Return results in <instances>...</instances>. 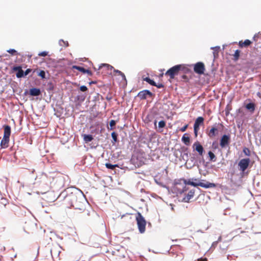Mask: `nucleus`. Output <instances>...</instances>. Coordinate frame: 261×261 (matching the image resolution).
<instances>
[{"label":"nucleus","instance_id":"f257e3e1","mask_svg":"<svg viewBox=\"0 0 261 261\" xmlns=\"http://www.w3.org/2000/svg\"><path fill=\"white\" fill-rule=\"evenodd\" d=\"M66 201L70 207L82 211L85 210V205L87 203L84 194L81 190L68 195L66 197Z\"/></svg>","mask_w":261,"mask_h":261},{"label":"nucleus","instance_id":"f03ea898","mask_svg":"<svg viewBox=\"0 0 261 261\" xmlns=\"http://www.w3.org/2000/svg\"><path fill=\"white\" fill-rule=\"evenodd\" d=\"M176 189L177 194H182L185 193V196L182 199V201L185 202H189L190 200L194 197L195 192L194 189L190 190L189 188L187 187L186 184L182 189L176 188Z\"/></svg>","mask_w":261,"mask_h":261},{"label":"nucleus","instance_id":"7ed1b4c3","mask_svg":"<svg viewBox=\"0 0 261 261\" xmlns=\"http://www.w3.org/2000/svg\"><path fill=\"white\" fill-rule=\"evenodd\" d=\"M145 156L146 154L144 152H138L136 155L132 156L130 162L134 165L136 167H140L145 164L146 161Z\"/></svg>","mask_w":261,"mask_h":261},{"label":"nucleus","instance_id":"20e7f679","mask_svg":"<svg viewBox=\"0 0 261 261\" xmlns=\"http://www.w3.org/2000/svg\"><path fill=\"white\" fill-rule=\"evenodd\" d=\"M184 183L186 185H191L194 187L200 186L206 189L216 187V185L214 183L210 182L208 181H205V182H193V181H191L190 179H185L184 180Z\"/></svg>","mask_w":261,"mask_h":261},{"label":"nucleus","instance_id":"39448f33","mask_svg":"<svg viewBox=\"0 0 261 261\" xmlns=\"http://www.w3.org/2000/svg\"><path fill=\"white\" fill-rule=\"evenodd\" d=\"M224 127L222 123H215L211 129L207 133L208 136L213 138L218 135L219 130L223 129Z\"/></svg>","mask_w":261,"mask_h":261},{"label":"nucleus","instance_id":"423d86ee","mask_svg":"<svg viewBox=\"0 0 261 261\" xmlns=\"http://www.w3.org/2000/svg\"><path fill=\"white\" fill-rule=\"evenodd\" d=\"M136 220L139 232L141 233H144L145 231V227L146 222L144 218L140 213H138L136 217Z\"/></svg>","mask_w":261,"mask_h":261},{"label":"nucleus","instance_id":"0eeeda50","mask_svg":"<svg viewBox=\"0 0 261 261\" xmlns=\"http://www.w3.org/2000/svg\"><path fill=\"white\" fill-rule=\"evenodd\" d=\"M181 67L182 65L180 64L175 65L169 69L165 73V75H169L170 79H173L175 75L178 74L181 69Z\"/></svg>","mask_w":261,"mask_h":261},{"label":"nucleus","instance_id":"6e6552de","mask_svg":"<svg viewBox=\"0 0 261 261\" xmlns=\"http://www.w3.org/2000/svg\"><path fill=\"white\" fill-rule=\"evenodd\" d=\"M196 155L195 154H192L191 155L189 162L188 163V165L189 166H187L188 168H191L192 167L197 165L198 166L199 164H203L205 163V161L203 158L197 160L196 159Z\"/></svg>","mask_w":261,"mask_h":261},{"label":"nucleus","instance_id":"1a4fd4ad","mask_svg":"<svg viewBox=\"0 0 261 261\" xmlns=\"http://www.w3.org/2000/svg\"><path fill=\"white\" fill-rule=\"evenodd\" d=\"M250 162V160L249 158H245L241 159L238 163L239 170L241 171L242 173H244L245 170L249 167Z\"/></svg>","mask_w":261,"mask_h":261},{"label":"nucleus","instance_id":"9d476101","mask_svg":"<svg viewBox=\"0 0 261 261\" xmlns=\"http://www.w3.org/2000/svg\"><path fill=\"white\" fill-rule=\"evenodd\" d=\"M204 122V118L202 117H198L195 121L194 124V132L195 137L197 136L198 132L199 130V126L203 124Z\"/></svg>","mask_w":261,"mask_h":261},{"label":"nucleus","instance_id":"9b49d317","mask_svg":"<svg viewBox=\"0 0 261 261\" xmlns=\"http://www.w3.org/2000/svg\"><path fill=\"white\" fill-rule=\"evenodd\" d=\"M230 141V137L229 135H223L220 140V145L223 148L228 146Z\"/></svg>","mask_w":261,"mask_h":261},{"label":"nucleus","instance_id":"f8f14e48","mask_svg":"<svg viewBox=\"0 0 261 261\" xmlns=\"http://www.w3.org/2000/svg\"><path fill=\"white\" fill-rule=\"evenodd\" d=\"M102 67H106L108 71H109V70L112 71V70H113L114 72H115L116 73H117L119 75H121L123 79L126 80L124 74L123 73H122L121 71H119L118 70H116V69H114V67L113 66H112L109 65V64H102V65L100 66L99 67V68H101ZM108 73L112 74V72L111 71H110V72L108 71Z\"/></svg>","mask_w":261,"mask_h":261},{"label":"nucleus","instance_id":"ddd939ff","mask_svg":"<svg viewBox=\"0 0 261 261\" xmlns=\"http://www.w3.org/2000/svg\"><path fill=\"white\" fill-rule=\"evenodd\" d=\"M193 148L198 153L200 156L203 158V155L204 153V149L203 147L199 142L196 141L193 144Z\"/></svg>","mask_w":261,"mask_h":261},{"label":"nucleus","instance_id":"4468645a","mask_svg":"<svg viewBox=\"0 0 261 261\" xmlns=\"http://www.w3.org/2000/svg\"><path fill=\"white\" fill-rule=\"evenodd\" d=\"M205 70V66L203 63L198 62L196 63L194 67V71L199 74H202L204 73Z\"/></svg>","mask_w":261,"mask_h":261},{"label":"nucleus","instance_id":"2eb2a0df","mask_svg":"<svg viewBox=\"0 0 261 261\" xmlns=\"http://www.w3.org/2000/svg\"><path fill=\"white\" fill-rule=\"evenodd\" d=\"M182 152L180 154V160H183L186 162V164L188 165V161H189V152L188 148L187 147H183L181 148Z\"/></svg>","mask_w":261,"mask_h":261},{"label":"nucleus","instance_id":"dca6fc26","mask_svg":"<svg viewBox=\"0 0 261 261\" xmlns=\"http://www.w3.org/2000/svg\"><path fill=\"white\" fill-rule=\"evenodd\" d=\"M153 94L148 90H144L139 92L138 96L141 99H145L147 96L151 97Z\"/></svg>","mask_w":261,"mask_h":261},{"label":"nucleus","instance_id":"f3484780","mask_svg":"<svg viewBox=\"0 0 261 261\" xmlns=\"http://www.w3.org/2000/svg\"><path fill=\"white\" fill-rule=\"evenodd\" d=\"M12 69L14 71H17L16 76L17 78L24 77V71L20 66H14L13 67Z\"/></svg>","mask_w":261,"mask_h":261},{"label":"nucleus","instance_id":"a211bd4d","mask_svg":"<svg viewBox=\"0 0 261 261\" xmlns=\"http://www.w3.org/2000/svg\"><path fill=\"white\" fill-rule=\"evenodd\" d=\"M72 68L73 69H77V70L83 72V73H87L89 75H92V72L90 70L86 69L85 68H84L83 67L80 66H77V65H73L72 66Z\"/></svg>","mask_w":261,"mask_h":261},{"label":"nucleus","instance_id":"6ab92c4d","mask_svg":"<svg viewBox=\"0 0 261 261\" xmlns=\"http://www.w3.org/2000/svg\"><path fill=\"white\" fill-rule=\"evenodd\" d=\"M29 93L30 95L32 96H38L41 94V92L40 89L37 88H33L30 89Z\"/></svg>","mask_w":261,"mask_h":261},{"label":"nucleus","instance_id":"aec40b11","mask_svg":"<svg viewBox=\"0 0 261 261\" xmlns=\"http://www.w3.org/2000/svg\"><path fill=\"white\" fill-rule=\"evenodd\" d=\"M3 127L4 129L3 137L10 138L11 135V127L8 125H5Z\"/></svg>","mask_w":261,"mask_h":261},{"label":"nucleus","instance_id":"412c9836","mask_svg":"<svg viewBox=\"0 0 261 261\" xmlns=\"http://www.w3.org/2000/svg\"><path fill=\"white\" fill-rule=\"evenodd\" d=\"M10 138L3 137L1 142V146L2 148H6L8 146Z\"/></svg>","mask_w":261,"mask_h":261},{"label":"nucleus","instance_id":"4be33fe9","mask_svg":"<svg viewBox=\"0 0 261 261\" xmlns=\"http://www.w3.org/2000/svg\"><path fill=\"white\" fill-rule=\"evenodd\" d=\"M87 96V94L86 93H81L78 94L75 99L78 101L79 102L82 103L83 101H85L86 98Z\"/></svg>","mask_w":261,"mask_h":261},{"label":"nucleus","instance_id":"5701e85b","mask_svg":"<svg viewBox=\"0 0 261 261\" xmlns=\"http://www.w3.org/2000/svg\"><path fill=\"white\" fill-rule=\"evenodd\" d=\"M208 156L209 158V161L210 162H215L217 161V157L215 154L212 151H209L207 153Z\"/></svg>","mask_w":261,"mask_h":261},{"label":"nucleus","instance_id":"b1692460","mask_svg":"<svg viewBox=\"0 0 261 261\" xmlns=\"http://www.w3.org/2000/svg\"><path fill=\"white\" fill-rule=\"evenodd\" d=\"M182 141L187 145H189L190 143V139L187 134H185L181 138Z\"/></svg>","mask_w":261,"mask_h":261},{"label":"nucleus","instance_id":"393cba45","mask_svg":"<svg viewBox=\"0 0 261 261\" xmlns=\"http://www.w3.org/2000/svg\"><path fill=\"white\" fill-rule=\"evenodd\" d=\"M245 107L250 112L253 113L255 110V105L253 102H249L246 105Z\"/></svg>","mask_w":261,"mask_h":261},{"label":"nucleus","instance_id":"a878e982","mask_svg":"<svg viewBox=\"0 0 261 261\" xmlns=\"http://www.w3.org/2000/svg\"><path fill=\"white\" fill-rule=\"evenodd\" d=\"M166 126V122L164 120H161L159 121L158 124L159 130L158 132H162L163 130L161 129L165 127Z\"/></svg>","mask_w":261,"mask_h":261},{"label":"nucleus","instance_id":"bb28decb","mask_svg":"<svg viewBox=\"0 0 261 261\" xmlns=\"http://www.w3.org/2000/svg\"><path fill=\"white\" fill-rule=\"evenodd\" d=\"M93 140V136L91 135H84V140L86 142H90L92 141Z\"/></svg>","mask_w":261,"mask_h":261},{"label":"nucleus","instance_id":"cd10ccee","mask_svg":"<svg viewBox=\"0 0 261 261\" xmlns=\"http://www.w3.org/2000/svg\"><path fill=\"white\" fill-rule=\"evenodd\" d=\"M40 176V179H41V182H43L44 184L47 185L48 182L46 181V180L47 179V175L43 173Z\"/></svg>","mask_w":261,"mask_h":261},{"label":"nucleus","instance_id":"c85d7f7f","mask_svg":"<svg viewBox=\"0 0 261 261\" xmlns=\"http://www.w3.org/2000/svg\"><path fill=\"white\" fill-rule=\"evenodd\" d=\"M144 81H146L151 86L156 85V83L153 80L150 79L149 77L144 78Z\"/></svg>","mask_w":261,"mask_h":261},{"label":"nucleus","instance_id":"c756f323","mask_svg":"<svg viewBox=\"0 0 261 261\" xmlns=\"http://www.w3.org/2000/svg\"><path fill=\"white\" fill-rule=\"evenodd\" d=\"M251 43V41H250L249 40H248V39H246L244 41V42L242 43L241 42H240L239 44H240V46H248L249 45H250Z\"/></svg>","mask_w":261,"mask_h":261},{"label":"nucleus","instance_id":"7c9ffc66","mask_svg":"<svg viewBox=\"0 0 261 261\" xmlns=\"http://www.w3.org/2000/svg\"><path fill=\"white\" fill-rule=\"evenodd\" d=\"M117 164L113 165L111 163H107L106 164V167L109 169L114 170L116 167H118Z\"/></svg>","mask_w":261,"mask_h":261},{"label":"nucleus","instance_id":"2f4dec72","mask_svg":"<svg viewBox=\"0 0 261 261\" xmlns=\"http://www.w3.org/2000/svg\"><path fill=\"white\" fill-rule=\"evenodd\" d=\"M111 136H112V138L113 139V143H115L116 142H117V137H118V135L117 133H116L115 132H113L112 134H111Z\"/></svg>","mask_w":261,"mask_h":261},{"label":"nucleus","instance_id":"473e14b6","mask_svg":"<svg viewBox=\"0 0 261 261\" xmlns=\"http://www.w3.org/2000/svg\"><path fill=\"white\" fill-rule=\"evenodd\" d=\"M115 125L116 121L114 120H111L110 122V127H108V129L110 130L113 129Z\"/></svg>","mask_w":261,"mask_h":261},{"label":"nucleus","instance_id":"72a5a7b5","mask_svg":"<svg viewBox=\"0 0 261 261\" xmlns=\"http://www.w3.org/2000/svg\"><path fill=\"white\" fill-rule=\"evenodd\" d=\"M38 75L40 76L42 79H45V75L46 73L45 72L44 70H40L39 72L38 73Z\"/></svg>","mask_w":261,"mask_h":261},{"label":"nucleus","instance_id":"f704fd0d","mask_svg":"<svg viewBox=\"0 0 261 261\" xmlns=\"http://www.w3.org/2000/svg\"><path fill=\"white\" fill-rule=\"evenodd\" d=\"M243 151L246 155L248 156H250L251 153L249 148L245 147L244 148Z\"/></svg>","mask_w":261,"mask_h":261},{"label":"nucleus","instance_id":"c9c22d12","mask_svg":"<svg viewBox=\"0 0 261 261\" xmlns=\"http://www.w3.org/2000/svg\"><path fill=\"white\" fill-rule=\"evenodd\" d=\"M240 51L239 50H236L234 54V58L235 60H237L240 56Z\"/></svg>","mask_w":261,"mask_h":261},{"label":"nucleus","instance_id":"e433bc0d","mask_svg":"<svg viewBox=\"0 0 261 261\" xmlns=\"http://www.w3.org/2000/svg\"><path fill=\"white\" fill-rule=\"evenodd\" d=\"M62 43H63L64 44V45L65 46H68V43L67 41H64L62 39H61L60 41H59V44L61 45V46H62L63 45Z\"/></svg>","mask_w":261,"mask_h":261},{"label":"nucleus","instance_id":"4c0bfd02","mask_svg":"<svg viewBox=\"0 0 261 261\" xmlns=\"http://www.w3.org/2000/svg\"><path fill=\"white\" fill-rule=\"evenodd\" d=\"M80 90L82 92H85L88 91V88H87V87L86 86L83 85V86H81L80 87Z\"/></svg>","mask_w":261,"mask_h":261},{"label":"nucleus","instance_id":"58836bf2","mask_svg":"<svg viewBox=\"0 0 261 261\" xmlns=\"http://www.w3.org/2000/svg\"><path fill=\"white\" fill-rule=\"evenodd\" d=\"M7 51L12 55H14L17 53L16 50L14 49H10Z\"/></svg>","mask_w":261,"mask_h":261},{"label":"nucleus","instance_id":"ea45409f","mask_svg":"<svg viewBox=\"0 0 261 261\" xmlns=\"http://www.w3.org/2000/svg\"><path fill=\"white\" fill-rule=\"evenodd\" d=\"M47 54H48V52L44 51H42V52L38 54V55L39 56H41V57H45L47 55Z\"/></svg>","mask_w":261,"mask_h":261},{"label":"nucleus","instance_id":"a19ab883","mask_svg":"<svg viewBox=\"0 0 261 261\" xmlns=\"http://www.w3.org/2000/svg\"><path fill=\"white\" fill-rule=\"evenodd\" d=\"M31 71H32L31 69H30V68L27 69L25 71H24V76L28 75Z\"/></svg>","mask_w":261,"mask_h":261},{"label":"nucleus","instance_id":"79ce46f5","mask_svg":"<svg viewBox=\"0 0 261 261\" xmlns=\"http://www.w3.org/2000/svg\"><path fill=\"white\" fill-rule=\"evenodd\" d=\"M188 125L187 124L185 125V126L180 128V130L182 132L186 131L188 127Z\"/></svg>","mask_w":261,"mask_h":261},{"label":"nucleus","instance_id":"37998d69","mask_svg":"<svg viewBox=\"0 0 261 261\" xmlns=\"http://www.w3.org/2000/svg\"><path fill=\"white\" fill-rule=\"evenodd\" d=\"M218 243V241L214 242L212 243L211 248H215L217 246Z\"/></svg>","mask_w":261,"mask_h":261},{"label":"nucleus","instance_id":"c03bdc74","mask_svg":"<svg viewBox=\"0 0 261 261\" xmlns=\"http://www.w3.org/2000/svg\"><path fill=\"white\" fill-rule=\"evenodd\" d=\"M191 179V181H193V182H200L199 179H198V178H190Z\"/></svg>","mask_w":261,"mask_h":261},{"label":"nucleus","instance_id":"a18cd8bd","mask_svg":"<svg viewBox=\"0 0 261 261\" xmlns=\"http://www.w3.org/2000/svg\"><path fill=\"white\" fill-rule=\"evenodd\" d=\"M153 86H155L158 88H162L164 87V85L162 84H156V85H153Z\"/></svg>","mask_w":261,"mask_h":261},{"label":"nucleus","instance_id":"49530a36","mask_svg":"<svg viewBox=\"0 0 261 261\" xmlns=\"http://www.w3.org/2000/svg\"><path fill=\"white\" fill-rule=\"evenodd\" d=\"M211 49L215 50V51H218L220 49V47L218 46H215V47H211Z\"/></svg>","mask_w":261,"mask_h":261},{"label":"nucleus","instance_id":"de8ad7c7","mask_svg":"<svg viewBox=\"0 0 261 261\" xmlns=\"http://www.w3.org/2000/svg\"><path fill=\"white\" fill-rule=\"evenodd\" d=\"M212 146H213V148H214V149H216L218 147V145H216L215 146H214V143H213V145H212Z\"/></svg>","mask_w":261,"mask_h":261},{"label":"nucleus","instance_id":"09e8293b","mask_svg":"<svg viewBox=\"0 0 261 261\" xmlns=\"http://www.w3.org/2000/svg\"><path fill=\"white\" fill-rule=\"evenodd\" d=\"M221 240H222V237L221 236H220L217 241H218V243H219V242H220L221 241Z\"/></svg>","mask_w":261,"mask_h":261},{"label":"nucleus","instance_id":"8fccbe9b","mask_svg":"<svg viewBox=\"0 0 261 261\" xmlns=\"http://www.w3.org/2000/svg\"><path fill=\"white\" fill-rule=\"evenodd\" d=\"M96 83V82H94V81H92L91 82L89 83V84L90 85H91L92 84H95Z\"/></svg>","mask_w":261,"mask_h":261},{"label":"nucleus","instance_id":"3c124183","mask_svg":"<svg viewBox=\"0 0 261 261\" xmlns=\"http://www.w3.org/2000/svg\"><path fill=\"white\" fill-rule=\"evenodd\" d=\"M156 123H157V121L156 120H155L154 121V125L155 127L156 126Z\"/></svg>","mask_w":261,"mask_h":261},{"label":"nucleus","instance_id":"603ef678","mask_svg":"<svg viewBox=\"0 0 261 261\" xmlns=\"http://www.w3.org/2000/svg\"><path fill=\"white\" fill-rule=\"evenodd\" d=\"M199 261H207V259L206 258L200 259V260Z\"/></svg>","mask_w":261,"mask_h":261}]
</instances>
